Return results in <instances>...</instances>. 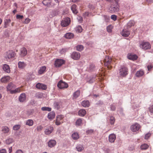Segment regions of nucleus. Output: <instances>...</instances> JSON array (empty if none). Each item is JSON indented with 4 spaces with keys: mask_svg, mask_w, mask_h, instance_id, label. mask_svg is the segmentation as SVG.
I'll return each mask as SVG.
<instances>
[{
    "mask_svg": "<svg viewBox=\"0 0 153 153\" xmlns=\"http://www.w3.org/2000/svg\"><path fill=\"white\" fill-rule=\"evenodd\" d=\"M71 57L75 60L79 59L80 57V55L79 53L77 52H73L71 55Z\"/></svg>",
    "mask_w": 153,
    "mask_h": 153,
    "instance_id": "obj_11",
    "label": "nucleus"
},
{
    "mask_svg": "<svg viewBox=\"0 0 153 153\" xmlns=\"http://www.w3.org/2000/svg\"><path fill=\"white\" fill-rule=\"evenodd\" d=\"M15 85L12 82L10 83L7 86V91H9L10 93L12 91V89L16 88Z\"/></svg>",
    "mask_w": 153,
    "mask_h": 153,
    "instance_id": "obj_14",
    "label": "nucleus"
},
{
    "mask_svg": "<svg viewBox=\"0 0 153 153\" xmlns=\"http://www.w3.org/2000/svg\"><path fill=\"white\" fill-rule=\"evenodd\" d=\"M33 124V121L32 120L29 119L27 120L26 122V125L29 126H32Z\"/></svg>",
    "mask_w": 153,
    "mask_h": 153,
    "instance_id": "obj_37",
    "label": "nucleus"
},
{
    "mask_svg": "<svg viewBox=\"0 0 153 153\" xmlns=\"http://www.w3.org/2000/svg\"><path fill=\"white\" fill-rule=\"evenodd\" d=\"M134 25V22L133 21H130L128 23V27H131L132 26H133Z\"/></svg>",
    "mask_w": 153,
    "mask_h": 153,
    "instance_id": "obj_46",
    "label": "nucleus"
},
{
    "mask_svg": "<svg viewBox=\"0 0 153 153\" xmlns=\"http://www.w3.org/2000/svg\"><path fill=\"white\" fill-rule=\"evenodd\" d=\"M22 87L18 88H16L14 90H12L10 91V93L11 94H16L18 93H19L21 91Z\"/></svg>",
    "mask_w": 153,
    "mask_h": 153,
    "instance_id": "obj_29",
    "label": "nucleus"
},
{
    "mask_svg": "<svg viewBox=\"0 0 153 153\" xmlns=\"http://www.w3.org/2000/svg\"><path fill=\"white\" fill-rule=\"evenodd\" d=\"M27 53V51L25 48H22L20 49V55L22 57L26 56Z\"/></svg>",
    "mask_w": 153,
    "mask_h": 153,
    "instance_id": "obj_15",
    "label": "nucleus"
},
{
    "mask_svg": "<svg viewBox=\"0 0 153 153\" xmlns=\"http://www.w3.org/2000/svg\"><path fill=\"white\" fill-rule=\"evenodd\" d=\"M89 13L88 12H85L83 13V15L85 17L88 16H89Z\"/></svg>",
    "mask_w": 153,
    "mask_h": 153,
    "instance_id": "obj_63",
    "label": "nucleus"
},
{
    "mask_svg": "<svg viewBox=\"0 0 153 153\" xmlns=\"http://www.w3.org/2000/svg\"><path fill=\"white\" fill-rule=\"evenodd\" d=\"M15 153H24L21 149H18L16 151Z\"/></svg>",
    "mask_w": 153,
    "mask_h": 153,
    "instance_id": "obj_62",
    "label": "nucleus"
},
{
    "mask_svg": "<svg viewBox=\"0 0 153 153\" xmlns=\"http://www.w3.org/2000/svg\"><path fill=\"white\" fill-rule=\"evenodd\" d=\"M20 128V126L19 125H16L14 126L13 127V129L14 130L16 131L19 130Z\"/></svg>",
    "mask_w": 153,
    "mask_h": 153,
    "instance_id": "obj_50",
    "label": "nucleus"
},
{
    "mask_svg": "<svg viewBox=\"0 0 153 153\" xmlns=\"http://www.w3.org/2000/svg\"><path fill=\"white\" fill-rule=\"evenodd\" d=\"M61 105V102H56L54 103V106L56 109H59L60 108Z\"/></svg>",
    "mask_w": 153,
    "mask_h": 153,
    "instance_id": "obj_36",
    "label": "nucleus"
},
{
    "mask_svg": "<svg viewBox=\"0 0 153 153\" xmlns=\"http://www.w3.org/2000/svg\"><path fill=\"white\" fill-rule=\"evenodd\" d=\"M111 27V25H109L107 27V30L108 32L109 33L111 32L112 29Z\"/></svg>",
    "mask_w": 153,
    "mask_h": 153,
    "instance_id": "obj_54",
    "label": "nucleus"
},
{
    "mask_svg": "<svg viewBox=\"0 0 153 153\" xmlns=\"http://www.w3.org/2000/svg\"><path fill=\"white\" fill-rule=\"evenodd\" d=\"M42 3L44 5L48 7H49L51 5V1L49 0H44Z\"/></svg>",
    "mask_w": 153,
    "mask_h": 153,
    "instance_id": "obj_34",
    "label": "nucleus"
},
{
    "mask_svg": "<svg viewBox=\"0 0 153 153\" xmlns=\"http://www.w3.org/2000/svg\"><path fill=\"white\" fill-rule=\"evenodd\" d=\"M119 4H116L114 3L113 2L108 9V11L112 13H114L119 11Z\"/></svg>",
    "mask_w": 153,
    "mask_h": 153,
    "instance_id": "obj_1",
    "label": "nucleus"
},
{
    "mask_svg": "<svg viewBox=\"0 0 153 153\" xmlns=\"http://www.w3.org/2000/svg\"><path fill=\"white\" fill-rule=\"evenodd\" d=\"M140 128V125L139 124L136 123L131 126L130 129L133 132H136Z\"/></svg>",
    "mask_w": 153,
    "mask_h": 153,
    "instance_id": "obj_8",
    "label": "nucleus"
},
{
    "mask_svg": "<svg viewBox=\"0 0 153 153\" xmlns=\"http://www.w3.org/2000/svg\"><path fill=\"white\" fill-rule=\"evenodd\" d=\"M18 67L21 69L24 68L26 66V64L23 62L19 61L18 63Z\"/></svg>",
    "mask_w": 153,
    "mask_h": 153,
    "instance_id": "obj_30",
    "label": "nucleus"
},
{
    "mask_svg": "<svg viewBox=\"0 0 153 153\" xmlns=\"http://www.w3.org/2000/svg\"><path fill=\"white\" fill-rule=\"evenodd\" d=\"M86 114V111L85 109H82L80 110L78 112V115L81 117L84 116Z\"/></svg>",
    "mask_w": 153,
    "mask_h": 153,
    "instance_id": "obj_28",
    "label": "nucleus"
},
{
    "mask_svg": "<svg viewBox=\"0 0 153 153\" xmlns=\"http://www.w3.org/2000/svg\"><path fill=\"white\" fill-rule=\"evenodd\" d=\"M36 96L38 98H42L43 97V94L42 93H37Z\"/></svg>",
    "mask_w": 153,
    "mask_h": 153,
    "instance_id": "obj_57",
    "label": "nucleus"
},
{
    "mask_svg": "<svg viewBox=\"0 0 153 153\" xmlns=\"http://www.w3.org/2000/svg\"><path fill=\"white\" fill-rule=\"evenodd\" d=\"M149 110L151 113H153V105L149 107Z\"/></svg>",
    "mask_w": 153,
    "mask_h": 153,
    "instance_id": "obj_61",
    "label": "nucleus"
},
{
    "mask_svg": "<svg viewBox=\"0 0 153 153\" xmlns=\"http://www.w3.org/2000/svg\"><path fill=\"white\" fill-rule=\"evenodd\" d=\"M6 151L5 149H3L0 150V153H6Z\"/></svg>",
    "mask_w": 153,
    "mask_h": 153,
    "instance_id": "obj_64",
    "label": "nucleus"
},
{
    "mask_svg": "<svg viewBox=\"0 0 153 153\" xmlns=\"http://www.w3.org/2000/svg\"><path fill=\"white\" fill-rule=\"evenodd\" d=\"M140 48L144 50L149 49L151 48V45L148 42L143 41L141 44L140 45Z\"/></svg>",
    "mask_w": 153,
    "mask_h": 153,
    "instance_id": "obj_5",
    "label": "nucleus"
},
{
    "mask_svg": "<svg viewBox=\"0 0 153 153\" xmlns=\"http://www.w3.org/2000/svg\"><path fill=\"white\" fill-rule=\"evenodd\" d=\"M77 19L78 21L80 23L83 20L82 17L81 16H78L77 17Z\"/></svg>",
    "mask_w": 153,
    "mask_h": 153,
    "instance_id": "obj_56",
    "label": "nucleus"
},
{
    "mask_svg": "<svg viewBox=\"0 0 153 153\" xmlns=\"http://www.w3.org/2000/svg\"><path fill=\"white\" fill-rule=\"evenodd\" d=\"M13 142V140L12 138H9L6 140V143L7 144H10Z\"/></svg>",
    "mask_w": 153,
    "mask_h": 153,
    "instance_id": "obj_45",
    "label": "nucleus"
},
{
    "mask_svg": "<svg viewBox=\"0 0 153 153\" xmlns=\"http://www.w3.org/2000/svg\"><path fill=\"white\" fill-rule=\"evenodd\" d=\"M74 34L71 33H68L65 34V37L66 39H71L73 38L74 37Z\"/></svg>",
    "mask_w": 153,
    "mask_h": 153,
    "instance_id": "obj_25",
    "label": "nucleus"
},
{
    "mask_svg": "<svg viewBox=\"0 0 153 153\" xmlns=\"http://www.w3.org/2000/svg\"><path fill=\"white\" fill-rule=\"evenodd\" d=\"M83 49V46L82 45H79L76 46V50L79 51H81Z\"/></svg>",
    "mask_w": 153,
    "mask_h": 153,
    "instance_id": "obj_49",
    "label": "nucleus"
},
{
    "mask_svg": "<svg viewBox=\"0 0 153 153\" xmlns=\"http://www.w3.org/2000/svg\"><path fill=\"white\" fill-rule=\"evenodd\" d=\"M1 131L4 134L7 133L9 131V129L7 126H3L1 127Z\"/></svg>",
    "mask_w": 153,
    "mask_h": 153,
    "instance_id": "obj_26",
    "label": "nucleus"
},
{
    "mask_svg": "<svg viewBox=\"0 0 153 153\" xmlns=\"http://www.w3.org/2000/svg\"><path fill=\"white\" fill-rule=\"evenodd\" d=\"M94 131L92 129H90V130H88L86 131V132L88 134H91Z\"/></svg>",
    "mask_w": 153,
    "mask_h": 153,
    "instance_id": "obj_59",
    "label": "nucleus"
},
{
    "mask_svg": "<svg viewBox=\"0 0 153 153\" xmlns=\"http://www.w3.org/2000/svg\"><path fill=\"white\" fill-rule=\"evenodd\" d=\"M11 20L10 19H5L4 20V27L6 28L9 25Z\"/></svg>",
    "mask_w": 153,
    "mask_h": 153,
    "instance_id": "obj_32",
    "label": "nucleus"
},
{
    "mask_svg": "<svg viewBox=\"0 0 153 153\" xmlns=\"http://www.w3.org/2000/svg\"><path fill=\"white\" fill-rule=\"evenodd\" d=\"M144 74V71L142 70L137 71L136 72L135 75L137 77H140L142 76Z\"/></svg>",
    "mask_w": 153,
    "mask_h": 153,
    "instance_id": "obj_22",
    "label": "nucleus"
},
{
    "mask_svg": "<svg viewBox=\"0 0 153 153\" xmlns=\"http://www.w3.org/2000/svg\"><path fill=\"white\" fill-rule=\"evenodd\" d=\"M72 136L73 139L74 140H77L79 138L78 134L76 133H73L72 134Z\"/></svg>",
    "mask_w": 153,
    "mask_h": 153,
    "instance_id": "obj_39",
    "label": "nucleus"
},
{
    "mask_svg": "<svg viewBox=\"0 0 153 153\" xmlns=\"http://www.w3.org/2000/svg\"><path fill=\"white\" fill-rule=\"evenodd\" d=\"M33 113V110H29L26 111V114L28 116H30Z\"/></svg>",
    "mask_w": 153,
    "mask_h": 153,
    "instance_id": "obj_51",
    "label": "nucleus"
},
{
    "mask_svg": "<svg viewBox=\"0 0 153 153\" xmlns=\"http://www.w3.org/2000/svg\"><path fill=\"white\" fill-rule=\"evenodd\" d=\"M57 86L60 89H63L67 88L68 87V85L67 83L61 80L58 82Z\"/></svg>",
    "mask_w": 153,
    "mask_h": 153,
    "instance_id": "obj_6",
    "label": "nucleus"
},
{
    "mask_svg": "<svg viewBox=\"0 0 153 153\" xmlns=\"http://www.w3.org/2000/svg\"><path fill=\"white\" fill-rule=\"evenodd\" d=\"M82 120V119L79 118L78 119L76 122V125L77 126H80L81 125Z\"/></svg>",
    "mask_w": 153,
    "mask_h": 153,
    "instance_id": "obj_42",
    "label": "nucleus"
},
{
    "mask_svg": "<svg viewBox=\"0 0 153 153\" xmlns=\"http://www.w3.org/2000/svg\"><path fill=\"white\" fill-rule=\"evenodd\" d=\"M80 93L79 90H77L74 92L73 94V99H76L80 95Z\"/></svg>",
    "mask_w": 153,
    "mask_h": 153,
    "instance_id": "obj_31",
    "label": "nucleus"
},
{
    "mask_svg": "<svg viewBox=\"0 0 153 153\" xmlns=\"http://www.w3.org/2000/svg\"><path fill=\"white\" fill-rule=\"evenodd\" d=\"M10 79V77L6 76L2 77L1 79V82L2 83H6L8 82Z\"/></svg>",
    "mask_w": 153,
    "mask_h": 153,
    "instance_id": "obj_21",
    "label": "nucleus"
},
{
    "mask_svg": "<svg viewBox=\"0 0 153 153\" xmlns=\"http://www.w3.org/2000/svg\"><path fill=\"white\" fill-rule=\"evenodd\" d=\"M56 142L54 140H50L48 143V146L51 148L55 146L56 144Z\"/></svg>",
    "mask_w": 153,
    "mask_h": 153,
    "instance_id": "obj_20",
    "label": "nucleus"
},
{
    "mask_svg": "<svg viewBox=\"0 0 153 153\" xmlns=\"http://www.w3.org/2000/svg\"><path fill=\"white\" fill-rule=\"evenodd\" d=\"M68 50L66 48L62 49L60 51V52L61 54H63L66 52Z\"/></svg>",
    "mask_w": 153,
    "mask_h": 153,
    "instance_id": "obj_53",
    "label": "nucleus"
},
{
    "mask_svg": "<svg viewBox=\"0 0 153 153\" xmlns=\"http://www.w3.org/2000/svg\"><path fill=\"white\" fill-rule=\"evenodd\" d=\"M149 147V146L147 144L145 143L141 146L140 148L142 150H146Z\"/></svg>",
    "mask_w": 153,
    "mask_h": 153,
    "instance_id": "obj_41",
    "label": "nucleus"
},
{
    "mask_svg": "<svg viewBox=\"0 0 153 153\" xmlns=\"http://www.w3.org/2000/svg\"><path fill=\"white\" fill-rule=\"evenodd\" d=\"M41 109L43 111H51V108L48 107H43Z\"/></svg>",
    "mask_w": 153,
    "mask_h": 153,
    "instance_id": "obj_48",
    "label": "nucleus"
},
{
    "mask_svg": "<svg viewBox=\"0 0 153 153\" xmlns=\"http://www.w3.org/2000/svg\"><path fill=\"white\" fill-rule=\"evenodd\" d=\"M30 21V19L28 18H27L25 19L24 23L26 24H28Z\"/></svg>",
    "mask_w": 153,
    "mask_h": 153,
    "instance_id": "obj_58",
    "label": "nucleus"
},
{
    "mask_svg": "<svg viewBox=\"0 0 153 153\" xmlns=\"http://www.w3.org/2000/svg\"><path fill=\"white\" fill-rule=\"evenodd\" d=\"M4 57L7 59H10L14 58L15 55V53L12 50L9 51L4 53Z\"/></svg>",
    "mask_w": 153,
    "mask_h": 153,
    "instance_id": "obj_2",
    "label": "nucleus"
},
{
    "mask_svg": "<svg viewBox=\"0 0 153 153\" xmlns=\"http://www.w3.org/2000/svg\"><path fill=\"white\" fill-rule=\"evenodd\" d=\"M36 87L39 89L45 90L47 88V86L43 84L38 83L36 85Z\"/></svg>",
    "mask_w": 153,
    "mask_h": 153,
    "instance_id": "obj_13",
    "label": "nucleus"
},
{
    "mask_svg": "<svg viewBox=\"0 0 153 153\" xmlns=\"http://www.w3.org/2000/svg\"><path fill=\"white\" fill-rule=\"evenodd\" d=\"M55 113L54 112L52 111L48 114V117L49 119L51 120L53 119L55 117Z\"/></svg>",
    "mask_w": 153,
    "mask_h": 153,
    "instance_id": "obj_23",
    "label": "nucleus"
},
{
    "mask_svg": "<svg viewBox=\"0 0 153 153\" xmlns=\"http://www.w3.org/2000/svg\"><path fill=\"white\" fill-rule=\"evenodd\" d=\"M119 71L120 74L123 76H126L128 74V69L124 66H122Z\"/></svg>",
    "mask_w": 153,
    "mask_h": 153,
    "instance_id": "obj_4",
    "label": "nucleus"
},
{
    "mask_svg": "<svg viewBox=\"0 0 153 153\" xmlns=\"http://www.w3.org/2000/svg\"><path fill=\"white\" fill-rule=\"evenodd\" d=\"M76 149L79 152L81 151L84 149V148L83 146L82 145L80 144L77 145L76 147Z\"/></svg>",
    "mask_w": 153,
    "mask_h": 153,
    "instance_id": "obj_43",
    "label": "nucleus"
},
{
    "mask_svg": "<svg viewBox=\"0 0 153 153\" xmlns=\"http://www.w3.org/2000/svg\"><path fill=\"white\" fill-rule=\"evenodd\" d=\"M53 128L52 126H49L47 127L45 132L46 134L48 135L51 134L53 131Z\"/></svg>",
    "mask_w": 153,
    "mask_h": 153,
    "instance_id": "obj_16",
    "label": "nucleus"
},
{
    "mask_svg": "<svg viewBox=\"0 0 153 153\" xmlns=\"http://www.w3.org/2000/svg\"><path fill=\"white\" fill-rule=\"evenodd\" d=\"M75 30L77 33H81L82 31V29L81 26L78 25L75 28Z\"/></svg>",
    "mask_w": 153,
    "mask_h": 153,
    "instance_id": "obj_38",
    "label": "nucleus"
},
{
    "mask_svg": "<svg viewBox=\"0 0 153 153\" xmlns=\"http://www.w3.org/2000/svg\"><path fill=\"white\" fill-rule=\"evenodd\" d=\"M151 134L150 133H148L146 134L145 136V139H148L150 136Z\"/></svg>",
    "mask_w": 153,
    "mask_h": 153,
    "instance_id": "obj_55",
    "label": "nucleus"
},
{
    "mask_svg": "<svg viewBox=\"0 0 153 153\" xmlns=\"http://www.w3.org/2000/svg\"><path fill=\"white\" fill-rule=\"evenodd\" d=\"M121 33L123 36L125 37L128 36L130 34V32L125 29L123 30Z\"/></svg>",
    "mask_w": 153,
    "mask_h": 153,
    "instance_id": "obj_19",
    "label": "nucleus"
},
{
    "mask_svg": "<svg viewBox=\"0 0 153 153\" xmlns=\"http://www.w3.org/2000/svg\"><path fill=\"white\" fill-rule=\"evenodd\" d=\"M71 21L69 18H66L62 20L61 22V25L63 27H66L70 23Z\"/></svg>",
    "mask_w": 153,
    "mask_h": 153,
    "instance_id": "obj_9",
    "label": "nucleus"
},
{
    "mask_svg": "<svg viewBox=\"0 0 153 153\" xmlns=\"http://www.w3.org/2000/svg\"><path fill=\"white\" fill-rule=\"evenodd\" d=\"M115 122L114 117L113 116L110 117L109 120V122L111 125H113Z\"/></svg>",
    "mask_w": 153,
    "mask_h": 153,
    "instance_id": "obj_44",
    "label": "nucleus"
},
{
    "mask_svg": "<svg viewBox=\"0 0 153 153\" xmlns=\"http://www.w3.org/2000/svg\"><path fill=\"white\" fill-rule=\"evenodd\" d=\"M59 14V12L57 10H53L51 14V17H53L55 16H57Z\"/></svg>",
    "mask_w": 153,
    "mask_h": 153,
    "instance_id": "obj_40",
    "label": "nucleus"
},
{
    "mask_svg": "<svg viewBox=\"0 0 153 153\" xmlns=\"http://www.w3.org/2000/svg\"><path fill=\"white\" fill-rule=\"evenodd\" d=\"M4 71L7 73L10 72V68L9 65L7 64H4L3 66Z\"/></svg>",
    "mask_w": 153,
    "mask_h": 153,
    "instance_id": "obj_24",
    "label": "nucleus"
},
{
    "mask_svg": "<svg viewBox=\"0 0 153 153\" xmlns=\"http://www.w3.org/2000/svg\"><path fill=\"white\" fill-rule=\"evenodd\" d=\"M65 63V61L62 59H57L55 61L54 65L56 67H59Z\"/></svg>",
    "mask_w": 153,
    "mask_h": 153,
    "instance_id": "obj_10",
    "label": "nucleus"
},
{
    "mask_svg": "<svg viewBox=\"0 0 153 153\" xmlns=\"http://www.w3.org/2000/svg\"><path fill=\"white\" fill-rule=\"evenodd\" d=\"M128 58L130 60H135L137 58V56L136 55L130 54H128Z\"/></svg>",
    "mask_w": 153,
    "mask_h": 153,
    "instance_id": "obj_18",
    "label": "nucleus"
},
{
    "mask_svg": "<svg viewBox=\"0 0 153 153\" xmlns=\"http://www.w3.org/2000/svg\"><path fill=\"white\" fill-rule=\"evenodd\" d=\"M82 105L84 107H88L90 105L89 101L88 100L83 101L82 102Z\"/></svg>",
    "mask_w": 153,
    "mask_h": 153,
    "instance_id": "obj_33",
    "label": "nucleus"
},
{
    "mask_svg": "<svg viewBox=\"0 0 153 153\" xmlns=\"http://www.w3.org/2000/svg\"><path fill=\"white\" fill-rule=\"evenodd\" d=\"M116 139V135L114 134H110L108 136V140L110 142L112 143L114 142Z\"/></svg>",
    "mask_w": 153,
    "mask_h": 153,
    "instance_id": "obj_12",
    "label": "nucleus"
},
{
    "mask_svg": "<svg viewBox=\"0 0 153 153\" xmlns=\"http://www.w3.org/2000/svg\"><path fill=\"white\" fill-rule=\"evenodd\" d=\"M76 6L74 4H73L71 7V10L73 12L74 14H76L78 13V11L76 9Z\"/></svg>",
    "mask_w": 153,
    "mask_h": 153,
    "instance_id": "obj_35",
    "label": "nucleus"
},
{
    "mask_svg": "<svg viewBox=\"0 0 153 153\" xmlns=\"http://www.w3.org/2000/svg\"><path fill=\"white\" fill-rule=\"evenodd\" d=\"M94 68V65L93 64H91L88 67L87 69L89 71H92Z\"/></svg>",
    "mask_w": 153,
    "mask_h": 153,
    "instance_id": "obj_47",
    "label": "nucleus"
},
{
    "mask_svg": "<svg viewBox=\"0 0 153 153\" xmlns=\"http://www.w3.org/2000/svg\"><path fill=\"white\" fill-rule=\"evenodd\" d=\"M111 19L114 21H115L117 19V16L115 15H112L111 16Z\"/></svg>",
    "mask_w": 153,
    "mask_h": 153,
    "instance_id": "obj_52",
    "label": "nucleus"
},
{
    "mask_svg": "<svg viewBox=\"0 0 153 153\" xmlns=\"http://www.w3.org/2000/svg\"><path fill=\"white\" fill-rule=\"evenodd\" d=\"M112 59L111 58H109L108 56H106L103 62L104 63L105 65L107 66L109 69H110L111 67V65Z\"/></svg>",
    "mask_w": 153,
    "mask_h": 153,
    "instance_id": "obj_3",
    "label": "nucleus"
},
{
    "mask_svg": "<svg viewBox=\"0 0 153 153\" xmlns=\"http://www.w3.org/2000/svg\"><path fill=\"white\" fill-rule=\"evenodd\" d=\"M64 116L62 115H58L56 117V125H59L63 123V119Z\"/></svg>",
    "mask_w": 153,
    "mask_h": 153,
    "instance_id": "obj_7",
    "label": "nucleus"
},
{
    "mask_svg": "<svg viewBox=\"0 0 153 153\" xmlns=\"http://www.w3.org/2000/svg\"><path fill=\"white\" fill-rule=\"evenodd\" d=\"M26 99V96L25 93L22 94L19 97V100L20 102H23Z\"/></svg>",
    "mask_w": 153,
    "mask_h": 153,
    "instance_id": "obj_27",
    "label": "nucleus"
},
{
    "mask_svg": "<svg viewBox=\"0 0 153 153\" xmlns=\"http://www.w3.org/2000/svg\"><path fill=\"white\" fill-rule=\"evenodd\" d=\"M46 67L45 66L41 67L38 71V75H41L44 74L46 71Z\"/></svg>",
    "mask_w": 153,
    "mask_h": 153,
    "instance_id": "obj_17",
    "label": "nucleus"
},
{
    "mask_svg": "<svg viewBox=\"0 0 153 153\" xmlns=\"http://www.w3.org/2000/svg\"><path fill=\"white\" fill-rule=\"evenodd\" d=\"M23 16L22 15H17L16 16L17 19H22L23 18Z\"/></svg>",
    "mask_w": 153,
    "mask_h": 153,
    "instance_id": "obj_60",
    "label": "nucleus"
}]
</instances>
